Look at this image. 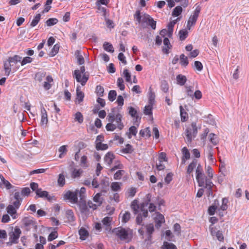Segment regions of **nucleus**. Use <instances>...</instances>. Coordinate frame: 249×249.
I'll use <instances>...</instances> for the list:
<instances>
[{
  "instance_id": "20",
  "label": "nucleus",
  "mask_w": 249,
  "mask_h": 249,
  "mask_svg": "<svg viewBox=\"0 0 249 249\" xmlns=\"http://www.w3.org/2000/svg\"><path fill=\"white\" fill-rule=\"evenodd\" d=\"M182 7L181 5L175 7L172 12V16L173 17H179V16L181 14L183 11Z\"/></svg>"
},
{
  "instance_id": "44",
  "label": "nucleus",
  "mask_w": 249,
  "mask_h": 249,
  "mask_svg": "<svg viewBox=\"0 0 249 249\" xmlns=\"http://www.w3.org/2000/svg\"><path fill=\"white\" fill-rule=\"evenodd\" d=\"M146 233L148 238L151 237V235L154 231V228L153 224H149L146 226Z\"/></svg>"
},
{
  "instance_id": "63",
  "label": "nucleus",
  "mask_w": 249,
  "mask_h": 249,
  "mask_svg": "<svg viewBox=\"0 0 249 249\" xmlns=\"http://www.w3.org/2000/svg\"><path fill=\"white\" fill-rule=\"evenodd\" d=\"M75 120L77 121L79 124H81L83 121V116L80 112H77L75 114Z\"/></svg>"
},
{
  "instance_id": "47",
  "label": "nucleus",
  "mask_w": 249,
  "mask_h": 249,
  "mask_svg": "<svg viewBox=\"0 0 249 249\" xmlns=\"http://www.w3.org/2000/svg\"><path fill=\"white\" fill-rule=\"evenodd\" d=\"M117 94L115 90H110L108 94V99L110 102L114 101L117 97Z\"/></svg>"
},
{
  "instance_id": "38",
  "label": "nucleus",
  "mask_w": 249,
  "mask_h": 249,
  "mask_svg": "<svg viewBox=\"0 0 249 249\" xmlns=\"http://www.w3.org/2000/svg\"><path fill=\"white\" fill-rule=\"evenodd\" d=\"M22 59V57L18 55H15L13 56H10L8 58V60L11 63H17L18 62H20L21 63V60Z\"/></svg>"
},
{
  "instance_id": "24",
  "label": "nucleus",
  "mask_w": 249,
  "mask_h": 249,
  "mask_svg": "<svg viewBox=\"0 0 249 249\" xmlns=\"http://www.w3.org/2000/svg\"><path fill=\"white\" fill-rule=\"evenodd\" d=\"M179 110H180V118H181V121L182 122H185L188 119V113L184 109V108L182 106H179Z\"/></svg>"
},
{
  "instance_id": "16",
  "label": "nucleus",
  "mask_w": 249,
  "mask_h": 249,
  "mask_svg": "<svg viewBox=\"0 0 249 249\" xmlns=\"http://www.w3.org/2000/svg\"><path fill=\"white\" fill-rule=\"evenodd\" d=\"M155 222L156 228H160L162 224L165 222L164 216L160 213H156V217L155 218Z\"/></svg>"
},
{
  "instance_id": "22",
  "label": "nucleus",
  "mask_w": 249,
  "mask_h": 249,
  "mask_svg": "<svg viewBox=\"0 0 249 249\" xmlns=\"http://www.w3.org/2000/svg\"><path fill=\"white\" fill-rule=\"evenodd\" d=\"M103 48L105 51L108 53H113L114 52V47L110 42H105L103 43Z\"/></svg>"
},
{
  "instance_id": "28",
  "label": "nucleus",
  "mask_w": 249,
  "mask_h": 249,
  "mask_svg": "<svg viewBox=\"0 0 249 249\" xmlns=\"http://www.w3.org/2000/svg\"><path fill=\"white\" fill-rule=\"evenodd\" d=\"M122 185V182H113L111 183L110 188L113 192H118L121 190Z\"/></svg>"
},
{
  "instance_id": "21",
  "label": "nucleus",
  "mask_w": 249,
  "mask_h": 249,
  "mask_svg": "<svg viewBox=\"0 0 249 249\" xmlns=\"http://www.w3.org/2000/svg\"><path fill=\"white\" fill-rule=\"evenodd\" d=\"M209 139L210 142L213 144V145H216L219 143V138L214 133H210L209 135Z\"/></svg>"
},
{
  "instance_id": "6",
  "label": "nucleus",
  "mask_w": 249,
  "mask_h": 249,
  "mask_svg": "<svg viewBox=\"0 0 249 249\" xmlns=\"http://www.w3.org/2000/svg\"><path fill=\"white\" fill-rule=\"evenodd\" d=\"M196 179L198 186H203L205 176L203 173L202 166L199 164L196 170Z\"/></svg>"
},
{
  "instance_id": "26",
  "label": "nucleus",
  "mask_w": 249,
  "mask_h": 249,
  "mask_svg": "<svg viewBox=\"0 0 249 249\" xmlns=\"http://www.w3.org/2000/svg\"><path fill=\"white\" fill-rule=\"evenodd\" d=\"M180 64L181 66L186 68L189 64L188 58L184 54L182 53L179 56Z\"/></svg>"
},
{
  "instance_id": "64",
  "label": "nucleus",
  "mask_w": 249,
  "mask_h": 249,
  "mask_svg": "<svg viewBox=\"0 0 249 249\" xmlns=\"http://www.w3.org/2000/svg\"><path fill=\"white\" fill-rule=\"evenodd\" d=\"M57 237H58V233H57V231H52L49 234V235L48 237V241H50V242L52 241L53 240L57 238Z\"/></svg>"
},
{
  "instance_id": "2",
  "label": "nucleus",
  "mask_w": 249,
  "mask_h": 249,
  "mask_svg": "<svg viewBox=\"0 0 249 249\" xmlns=\"http://www.w3.org/2000/svg\"><path fill=\"white\" fill-rule=\"evenodd\" d=\"M184 134L186 142L191 143L192 140L197 136V127L196 125H189L186 128Z\"/></svg>"
},
{
  "instance_id": "7",
  "label": "nucleus",
  "mask_w": 249,
  "mask_h": 249,
  "mask_svg": "<svg viewBox=\"0 0 249 249\" xmlns=\"http://www.w3.org/2000/svg\"><path fill=\"white\" fill-rule=\"evenodd\" d=\"M21 233V231L19 228L16 227L14 231L9 233V241L12 244H17L18 243V239Z\"/></svg>"
},
{
  "instance_id": "60",
  "label": "nucleus",
  "mask_w": 249,
  "mask_h": 249,
  "mask_svg": "<svg viewBox=\"0 0 249 249\" xmlns=\"http://www.w3.org/2000/svg\"><path fill=\"white\" fill-rule=\"evenodd\" d=\"M82 172L81 169H76L74 168L71 172V177L74 178H78L80 176Z\"/></svg>"
},
{
  "instance_id": "27",
  "label": "nucleus",
  "mask_w": 249,
  "mask_h": 249,
  "mask_svg": "<svg viewBox=\"0 0 249 249\" xmlns=\"http://www.w3.org/2000/svg\"><path fill=\"white\" fill-rule=\"evenodd\" d=\"M176 80H177L178 84L180 86L184 85L187 81L186 77L185 75L181 74H178L177 76Z\"/></svg>"
},
{
  "instance_id": "10",
  "label": "nucleus",
  "mask_w": 249,
  "mask_h": 249,
  "mask_svg": "<svg viewBox=\"0 0 249 249\" xmlns=\"http://www.w3.org/2000/svg\"><path fill=\"white\" fill-rule=\"evenodd\" d=\"M36 198H46L49 201H51L54 197L53 196H51L49 195V193L47 191H43L41 188H39V190H36Z\"/></svg>"
},
{
  "instance_id": "23",
  "label": "nucleus",
  "mask_w": 249,
  "mask_h": 249,
  "mask_svg": "<svg viewBox=\"0 0 249 249\" xmlns=\"http://www.w3.org/2000/svg\"><path fill=\"white\" fill-rule=\"evenodd\" d=\"M22 223L25 227H29L30 226L36 227L35 223L32 219L28 217H24L22 219Z\"/></svg>"
},
{
  "instance_id": "56",
  "label": "nucleus",
  "mask_w": 249,
  "mask_h": 249,
  "mask_svg": "<svg viewBox=\"0 0 249 249\" xmlns=\"http://www.w3.org/2000/svg\"><path fill=\"white\" fill-rule=\"evenodd\" d=\"M33 58L30 56L24 57L21 60V66H23L27 64L30 63L33 61Z\"/></svg>"
},
{
  "instance_id": "39",
  "label": "nucleus",
  "mask_w": 249,
  "mask_h": 249,
  "mask_svg": "<svg viewBox=\"0 0 249 249\" xmlns=\"http://www.w3.org/2000/svg\"><path fill=\"white\" fill-rule=\"evenodd\" d=\"M197 20V18H196L192 16H191L189 18L187 21V29L190 30L191 27L196 24Z\"/></svg>"
},
{
  "instance_id": "34",
  "label": "nucleus",
  "mask_w": 249,
  "mask_h": 249,
  "mask_svg": "<svg viewBox=\"0 0 249 249\" xmlns=\"http://www.w3.org/2000/svg\"><path fill=\"white\" fill-rule=\"evenodd\" d=\"M59 48H60L59 44H58V43L55 44L53 46V48L52 49L51 51H50V53L49 54V55L50 57H53V56H54L58 53L59 50Z\"/></svg>"
},
{
  "instance_id": "42",
  "label": "nucleus",
  "mask_w": 249,
  "mask_h": 249,
  "mask_svg": "<svg viewBox=\"0 0 249 249\" xmlns=\"http://www.w3.org/2000/svg\"><path fill=\"white\" fill-rule=\"evenodd\" d=\"M58 20L56 18H49L45 22V24L47 26H52L57 23Z\"/></svg>"
},
{
  "instance_id": "1",
  "label": "nucleus",
  "mask_w": 249,
  "mask_h": 249,
  "mask_svg": "<svg viewBox=\"0 0 249 249\" xmlns=\"http://www.w3.org/2000/svg\"><path fill=\"white\" fill-rule=\"evenodd\" d=\"M134 18L136 19L139 23H146L148 26H150L152 29L155 30L156 28V21L154 20L153 18L149 15L145 13L143 14V17L142 19L141 12L140 10L136 11L135 13L134 14Z\"/></svg>"
},
{
  "instance_id": "57",
  "label": "nucleus",
  "mask_w": 249,
  "mask_h": 249,
  "mask_svg": "<svg viewBox=\"0 0 249 249\" xmlns=\"http://www.w3.org/2000/svg\"><path fill=\"white\" fill-rule=\"evenodd\" d=\"M161 89L165 93L168 92L169 85L168 82L166 80H163L161 82Z\"/></svg>"
},
{
  "instance_id": "51",
  "label": "nucleus",
  "mask_w": 249,
  "mask_h": 249,
  "mask_svg": "<svg viewBox=\"0 0 249 249\" xmlns=\"http://www.w3.org/2000/svg\"><path fill=\"white\" fill-rule=\"evenodd\" d=\"M181 152L182 154V158L188 160L190 158V152L186 147H184L182 148Z\"/></svg>"
},
{
  "instance_id": "58",
  "label": "nucleus",
  "mask_w": 249,
  "mask_h": 249,
  "mask_svg": "<svg viewBox=\"0 0 249 249\" xmlns=\"http://www.w3.org/2000/svg\"><path fill=\"white\" fill-rule=\"evenodd\" d=\"M130 212L128 211L125 212L122 218V222L124 223L127 222L130 218Z\"/></svg>"
},
{
  "instance_id": "62",
  "label": "nucleus",
  "mask_w": 249,
  "mask_h": 249,
  "mask_svg": "<svg viewBox=\"0 0 249 249\" xmlns=\"http://www.w3.org/2000/svg\"><path fill=\"white\" fill-rule=\"evenodd\" d=\"M105 20L106 23V25L107 27V28L109 29L114 28L115 27V24L113 21V20L109 19L108 18V17H106V18H104Z\"/></svg>"
},
{
  "instance_id": "45",
  "label": "nucleus",
  "mask_w": 249,
  "mask_h": 249,
  "mask_svg": "<svg viewBox=\"0 0 249 249\" xmlns=\"http://www.w3.org/2000/svg\"><path fill=\"white\" fill-rule=\"evenodd\" d=\"M204 121L208 124H216V122L213 118V116L210 114L205 118Z\"/></svg>"
},
{
  "instance_id": "18",
  "label": "nucleus",
  "mask_w": 249,
  "mask_h": 249,
  "mask_svg": "<svg viewBox=\"0 0 249 249\" xmlns=\"http://www.w3.org/2000/svg\"><path fill=\"white\" fill-rule=\"evenodd\" d=\"M117 111L116 108L113 107L111 109V112L109 113L107 117V120L109 122L107 124H114L113 123L115 120L116 112Z\"/></svg>"
},
{
  "instance_id": "54",
  "label": "nucleus",
  "mask_w": 249,
  "mask_h": 249,
  "mask_svg": "<svg viewBox=\"0 0 249 249\" xmlns=\"http://www.w3.org/2000/svg\"><path fill=\"white\" fill-rule=\"evenodd\" d=\"M131 207L134 213L135 214H137L139 212V210L140 209V206L137 204V202L136 200H134L131 203Z\"/></svg>"
},
{
  "instance_id": "40",
  "label": "nucleus",
  "mask_w": 249,
  "mask_h": 249,
  "mask_svg": "<svg viewBox=\"0 0 249 249\" xmlns=\"http://www.w3.org/2000/svg\"><path fill=\"white\" fill-rule=\"evenodd\" d=\"M46 72L39 71L35 74V79L39 82H41L46 75Z\"/></svg>"
},
{
  "instance_id": "17",
  "label": "nucleus",
  "mask_w": 249,
  "mask_h": 249,
  "mask_svg": "<svg viewBox=\"0 0 249 249\" xmlns=\"http://www.w3.org/2000/svg\"><path fill=\"white\" fill-rule=\"evenodd\" d=\"M46 81L44 82L43 87L46 90H48L52 88L53 79L51 75H48L46 77Z\"/></svg>"
},
{
  "instance_id": "19",
  "label": "nucleus",
  "mask_w": 249,
  "mask_h": 249,
  "mask_svg": "<svg viewBox=\"0 0 249 249\" xmlns=\"http://www.w3.org/2000/svg\"><path fill=\"white\" fill-rule=\"evenodd\" d=\"M76 100L78 103L80 104L84 100L85 94L84 93L80 90L79 87H77L76 89Z\"/></svg>"
},
{
  "instance_id": "25",
  "label": "nucleus",
  "mask_w": 249,
  "mask_h": 249,
  "mask_svg": "<svg viewBox=\"0 0 249 249\" xmlns=\"http://www.w3.org/2000/svg\"><path fill=\"white\" fill-rule=\"evenodd\" d=\"M155 103V93L152 91L151 89V88L149 89V91L148 92V104H150V105H154Z\"/></svg>"
},
{
  "instance_id": "30",
  "label": "nucleus",
  "mask_w": 249,
  "mask_h": 249,
  "mask_svg": "<svg viewBox=\"0 0 249 249\" xmlns=\"http://www.w3.org/2000/svg\"><path fill=\"white\" fill-rule=\"evenodd\" d=\"M140 135L142 137L146 138H148L151 136V131L149 127H147L144 129H142L140 131Z\"/></svg>"
},
{
  "instance_id": "29",
  "label": "nucleus",
  "mask_w": 249,
  "mask_h": 249,
  "mask_svg": "<svg viewBox=\"0 0 249 249\" xmlns=\"http://www.w3.org/2000/svg\"><path fill=\"white\" fill-rule=\"evenodd\" d=\"M75 55L79 65H83L85 63V60L83 56L81 54L80 50H76L75 52Z\"/></svg>"
},
{
  "instance_id": "52",
  "label": "nucleus",
  "mask_w": 249,
  "mask_h": 249,
  "mask_svg": "<svg viewBox=\"0 0 249 249\" xmlns=\"http://www.w3.org/2000/svg\"><path fill=\"white\" fill-rule=\"evenodd\" d=\"M198 3H196L195 4V6H196V8H195V10H194V12H193V15H192L191 16L196 18H198V17L199 16V14L201 11V6L199 5H197Z\"/></svg>"
},
{
  "instance_id": "35",
  "label": "nucleus",
  "mask_w": 249,
  "mask_h": 249,
  "mask_svg": "<svg viewBox=\"0 0 249 249\" xmlns=\"http://www.w3.org/2000/svg\"><path fill=\"white\" fill-rule=\"evenodd\" d=\"M197 164V160H194L188 166L187 169V173L190 174L196 167Z\"/></svg>"
},
{
  "instance_id": "41",
  "label": "nucleus",
  "mask_w": 249,
  "mask_h": 249,
  "mask_svg": "<svg viewBox=\"0 0 249 249\" xmlns=\"http://www.w3.org/2000/svg\"><path fill=\"white\" fill-rule=\"evenodd\" d=\"M179 39L181 41L185 40L188 36V32L186 29H181L178 33Z\"/></svg>"
},
{
  "instance_id": "4",
  "label": "nucleus",
  "mask_w": 249,
  "mask_h": 249,
  "mask_svg": "<svg viewBox=\"0 0 249 249\" xmlns=\"http://www.w3.org/2000/svg\"><path fill=\"white\" fill-rule=\"evenodd\" d=\"M112 231L121 240H126L129 238L128 230L122 227L115 228Z\"/></svg>"
},
{
  "instance_id": "46",
  "label": "nucleus",
  "mask_w": 249,
  "mask_h": 249,
  "mask_svg": "<svg viewBox=\"0 0 249 249\" xmlns=\"http://www.w3.org/2000/svg\"><path fill=\"white\" fill-rule=\"evenodd\" d=\"M162 249H177L176 246L173 243L164 242L161 247Z\"/></svg>"
},
{
  "instance_id": "11",
  "label": "nucleus",
  "mask_w": 249,
  "mask_h": 249,
  "mask_svg": "<svg viewBox=\"0 0 249 249\" xmlns=\"http://www.w3.org/2000/svg\"><path fill=\"white\" fill-rule=\"evenodd\" d=\"M212 178H208L205 177L204 179V184L203 186H199L200 187H204L208 189V193L209 195L213 194L212 188L213 186V184L212 181Z\"/></svg>"
},
{
  "instance_id": "36",
  "label": "nucleus",
  "mask_w": 249,
  "mask_h": 249,
  "mask_svg": "<svg viewBox=\"0 0 249 249\" xmlns=\"http://www.w3.org/2000/svg\"><path fill=\"white\" fill-rule=\"evenodd\" d=\"M79 234L80 235V238L82 240H84L86 239L87 236H88L89 232L85 228H81L79 230Z\"/></svg>"
},
{
  "instance_id": "37",
  "label": "nucleus",
  "mask_w": 249,
  "mask_h": 249,
  "mask_svg": "<svg viewBox=\"0 0 249 249\" xmlns=\"http://www.w3.org/2000/svg\"><path fill=\"white\" fill-rule=\"evenodd\" d=\"M41 14L39 13V14H36L34 17V18L32 20V21L30 24V26L31 27H34L36 25H37V24L38 23V22H39V21L41 19Z\"/></svg>"
},
{
  "instance_id": "15",
  "label": "nucleus",
  "mask_w": 249,
  "mask_h": 249,
  "mask_svg": "<svg viewBox=\"0 0 249 249\" xmlns=\"http://www.w3.org/2000/svg\"><path fill=\"white\" fill-rule=\"evenodd\" d=\"M79 207L82 214L87 215L89 214V208L85 200H80L79 203Z\"/></svg>"
},
{
  "instance_id": "48",
  "label": "nucleus",
  "mask_w": 249,
  "mask_h": 249,
  "mask_svg": "<svg viewBox=\"0 0 249 249\" xmlns=\"http://www.w3.org/2000/svg\"><path fill=\"white\" fill-rule=\"evenodd\" d=\"M57 183L60 187H63L65 184V178L63 173H61L58 175Z\"/></svg>"
},
{
  "instance_id": "13",
  "label": "nucleus",
  "mask_w": 249,
  "mask_h": 249,
  "mask_svg": "<svg viewBox=\"0 0 249 249\" xmlns=\"http://www.w3.org/2000/svg\"><path fill=\"white\" fill-rule=\"evenodd\" d=\"M96 7L95 8L97 9L96 13L101 14V15L104 18L109 16V10L106 7L102 6L98 4H95Z\"/></svg>"
},
{
  "instance_id": "55",
  "label": "nucleus",
  "mask_w": 249,
  "mask_h": 249,
  "mask_svg": "<svg viewBox=\"0 0 249 249\" xmlns=\"http://www.w3.org/2000/svg\"><path fill=\"white\" fill-rule=\"evenodd\" d=\"M117 85L121 90H124L125 89V86L124 84V81L123 78H118L117 80Z\"/></svg>"
},
{
  "instance_id": "5",
  "label": "nucleus",
  "mask_w": 249,
  "mask_h": 249,
  "mask_svg": "<svg viewBox=\"0 0 249 249\" xmlns=\"http://www.w3.org/2000/svg\"><path fill=\"white\" fill-rule=\"evenodd\" d=\"M128 114L133 120V124H139L141 117L139 116L138 110L133 107H128Z\"/></svg>"
},
{
  "instance_id": "14",
  "label": "nucleus",
  "mask_w": 249,
  "mask_h": 249,
  "mask_svg": "<svg viewBox=\"0 0 249 249\" xmlns=\"http://www.w3.org/2000/svg\"><path fill=\"white\" fill-rule=\"evenodd\" d=\"M114 159V154L112 152L109 151L105 155L104 160L107 165L110 167Z\"/></svg>"
},
{
  "instance_id": "49",
  "label": "nucleus",
  "mask_w": 249,
  "mask_h": 249,
  "mask_svg": "<svg viewBox=\"0 0 249 249\" xmlns=\"http://www.w3.org/2000/svg\"><path fill=\"white\" fill-rule=\"evenodd\" d=\"M122 152L124 154L132 153L133 151L132 146L130 144H127L125 147L122 149Z\"/></svg>"
},
{
  "instance_id": "31",
  "label": "nucleus",
  "mask_w": 249,
  "mask_h": 249,
  "mask_svg": "<svg viewBox=\"0 0 249 249\" xmlns=\"http://www.w3.org/2000/svg\"><path fill=\"white\" fill-rule=\"evenodd\" d=\"M101 193H98L94 196L93 198V201L97 203L98 206H101L103 201V198L101 197Z\"/></svg>"
},
{
  "instance_id": "3",
  "label": "nucleus",
  "mask_w": 249,
  "mask_h": 249,
  "mask_svg": "<svg viewBox=\"0 0 249 249\" xmlns=\"http://www.w3.org/2000/svg\"><path fill=\"white\" fill-rule=\"evenodd\" d=\"M73 76L76 81L80 83L82 86H85L89 79V74L84 73L82 76L79 70H75L73 72Z\"/></svg>"
},
{
  "instance_id": "61",
  "label": "nucleus",
  "mask_w": 249,
  "mask_h": 249,
  "mask_svg": "<svg viewBox=\"0 0 249 249\" xmlns=\"http://www.w3.org/2000/svg\"><path fill=\"white\" fill-rule=\"evenodd\" d=\"M80 165L84 168H86L88 167V164H87V157L86 156L83 155L81 157Z\"/></svg>"
},
{
  "instance_id": "12",
  "label": "nucleus",
  "mask_w": 249,
  "mask_h": 249,
  "mask_svg": "<svg viewBox=\"0 0 249 249\" xmlns=\"http://www.w3.org/2000/svg\"><path fill=\"white\" fill-rule=\"evenodd\" d=\"M163 43L164 46L162 48V51L165 54H168L169 53V50L171 49L172 46L171 44L170 40L168 37H164L163 40Z\"/></svg>"
},
{
  "instance_id": "9",
  "label": "nucleus",
  "mask_w": 249,
  "mask_h": 249,
  "mask_svg": "<svg viewBox=\"0 0 249 249\" xmlns=\"http://www.w3.org/2000/svg\"><path fill=\"white\" fill-rule=\"evenodd\" d=\"M154 105H150L147 104L145 106L143 109V113L145 115L148 116L150 123L152 124L153 123V109Z\"/></svg>"
},
{
  "instance_id": "59",
  "label": "nucleus",
  "mask_w": 249,
  "mask_h": 249,
  "mask_svg": "<svg viewBox=\"0 0 249 249\" xmlns=\"http://www.w3.org/2000/svg\"><path fill=\"white\" fill-rule=\"evenodd\" d=\"M124 173L125 171L123 170H119L117 171L114 175V179L116 180L120 179Z\"/></svg>"
},
{
  "instance_id": "53",
  "label": "nucleus",
  "mask_w": 249,
  "mask_h": 249,
  "mask_svg": "<svg viewBox=\"0 0 249 249\" xmlns=\"http://www.w3.org/2000/svg\"><path fill=\"white\" fill-rule=\"evenodd\" d=\"M198 3H196L195 4V6H196V8H195V10H194V12H193V15H192L191 16L196 18H198V17L199 16V14L201 11V6L199 5H197Z\"/></svg>"
},
{
  "instance_id": "43",
  "label": "nucleus",
  "mask_w": 249,
  "mask_h": 249,
  "mask_svg": "<svg viewBox=\"0 0 249 249\" xmlns=\"http://www.w3.org/2000/svg\"><path fill=\"white\" fill-rule=\"evenodd\" d=\"M123 75L127 82L131 83V75L128 70L125 69L123 71Z\"/></svg>"
},
{
  "instance_id": "8",
  "label": "nucleus",
  "mask_w": 249,
  "mask_h": 249,
  "mask_svg": "<svg viewBox=\"0 0 249 249\" xmlns=\"http://www.w3.org/2000/svg\"><path fill=\"white\" fill-rule=\"evenodd\" d=\"M78 190H76L74 192L68 191L64 195V197L71 202L76 203L78 202Z\"/></svg>"
},
{
  "instance_id": "33",
  "label": "nucleus",
  "mask_w": 249,
  "mask_h": 249,
  "mask_svg": "<svg viewBox=\"0 0 249 249\" xmlns=\"http://www.w3.org/2000/svg\"><path fill=\"white\" fill-rule=\"evenodd\" d=\"M104 88L100 85H97L95 88V93L98 97H103L104 95Z\"/></svg>"
},
{
  "instance_id": "50",
  "label": "nucleus",
  "mask_w": 249,
  "mask_h": 249,
  "mask_svg": "<svg viewBox=\"0 0 249 249\" xmlns=\"http://www.w3.org/2000/svg\"><path fill=\"white\" fill-rule=\"evenodd\" d=\"M107 144L103 143L100 142H97L96 143V148L97 150H105L108 148Z\"/></svg>"
},
{
  "instance_id": "32",
  "label": "nucleus",
  "mask_w": 249,
  "mask_h": 249,
  "mask_svg": "<svg viewBox=\"0 0 249 249\" xmlns=\"http://www.w3.org/2000/svg\"><path fill=\"white\" fill-rule=\"evenodd\" d=\"M48 123V117L45 109L43 107L41 109V124H46Z\"/></svg>"
}]
</instances>
